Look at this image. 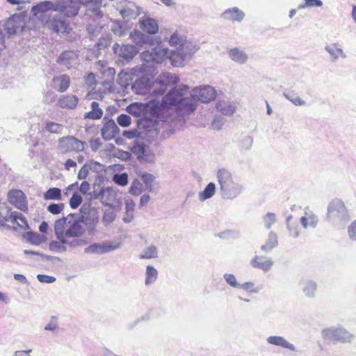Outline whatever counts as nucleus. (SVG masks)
Listing matches in <instances>:
<instances>
[{"label":"nucleus","mask_w":356,"mask_h":356,"mask_svg":"<svg viewBox=\"0 0 356 356\" xmlns=\"http://www.w3.org/2000/svg\"><path fill=\"white\" fill-rule=\"evenodd\" d=\"M161 111L175 106L181 115H188L195 109L193 99L191 97L189 87L186 85H179L175 87L159 102Z\"/></svg>","instance_id":"obj_1"},{"label":"nucleus","mask_w":356,"mask_h":356,"mask_svg":"<svg viewBox=\"0 0 356 356\" xmlns=\"http://www.w3.org/2000/svg\"><path fill=\"white\" fill-rule=\"evenodd\" d=\"M217 179L222 199L233 200L243 191V186L236 181L232 174L227 169L221 168L218 170Z\"/></svg>","instance_id":"obj_2"},{"label":"nucleus","mask_w":356,"mask_h":356,"mask_svg":"<svg viewBox=\"0 0 356 356\" xmlns=\"http://www.w3.org/2000/svg\"><path fill=\"white\" fill-rule=\"evenodd\" d=\"M80 6L85 5L86 10L84 15V19L88 22L87 30L92 35H97L102 29V25L99 20L103 17V12L100 10L102 0H79Z\"/></svg>","instance_id":"obj_3"},{"label":"nucleus","mask_w":356,"mask_h":356,"mask_svg":"<svg viewBox=\"0 0 356 356\" xmlns=\"http://www.w3.org/2000/svg\"><path fill=\"white\" fill-rule=\"evenodd\" d=\"M172 53L167 47L162 46H158L152 51H143L140 54L143 71L145 73L152 72L155 64L161 63L165 59L170 58Z\"/></svg>","instance_id":"obj_4"},{"label":"nucleus","mask_w":356,"mask_h":356,"mask_svg":"<svg viewBox=\"0 0 356 356\" xmlns=\"http://www.w3.org/2000/svg\"><path fill=\"white\" fill-rule=\"evenodd\" d=\"M127 112L136 117H142L141 119L155 118L161 113L159 101L151 99L146 103L134 102L128 106Z\"/></svg>","instance_id":"obj_5"},{"label":"nucleus","mask_w":356,"mask_h":356,"mask_svg":"<svg viewBox=\"0 0 356 356\" xmlns=\"http://www.w3.org/2000/svg\"><path fill=\"white\" fill-rule=\"evenodd\" d=\"M200 49L196 42L185 40L175 51H173L170 59L175 67L183 65L185 60H190L195 53Z\"/></svg>","instance_id":"obj_6"},{"label":"nucleus","mask_w":356,"mask_h":356,"mask_svg":"<svg viewBox=\"0 0 356 356\" xmlns=\"http://www.w3.org/2000/svg\"><path fill=\"white\" fill-rule=\"evenodd\" d=\"M327 217L336 224H346L350 219L349 212L343 201L339 199L332 201L327 207Z\"/></svg>","instance_id":"obj_7"},{"label":"nucleus","mask_w":356,"mask_h":356,"mask_svg":"<svg viewBox=\"0 0 356 356\" xmlns=\"http://www.w3.org/2000/svg\"><path fill=\"white\" fill-rule=\"evenodd\" d=\"M323 339L337 343H351L355 335L341 325L332 326L323 329L321 332Z\"/></svg>","instance_id":"obj_8"},{"label":"nucleus","mask_w":356,"mask_h":356,"mask_svg":"<svg viewBox=\"0 0 356 356\" xmlns=\"http://www.w3.org/2000/svg\"><path fill=\"white\" fill-rule=\"evenodd\" d=\"M112 6L119 13L123 19L127 22L136 19L141 11V8L134 3L126 0L113 1Z\"/></svg>","instance_id":"obj_9"},{"label":"nucleus","mask_w":356,"mask_h":356,"mask_svg":"<svg viewBox=\"0 0 356 356\" xmlns=\"http://www.w3.org/2000/svg\"><path fill=\"white\" fill-rule=\"evenodd\" d=\"M157 118H146L138 120L137 125L140 130V138L148 142L152 141L159 135Z\"/></svg>","instance_id":"obj_10"},{"label":"nucleus","mask_w":356,"mask_h":356,"mask_svg":"<svg viewBox=\"0 0 356 356\" xmlns=\"http://www.w3.org/2000/svg\"><path fill=\"white\" fill-rule=\"evenodd\" d=\"M122 244L117 241H105L102 243H94L84 249L86 254H103L121 248Z\"/></svg>","instance_id":"obj_11"},{"label":"nucleus","mask_w":356,"mask_h":356,"mask_svg":"<svg viewBox=\"0 0 356 356\" xmlns=\"http://www.w3.org/2000/svg\"><path fill=\"white\" fill-rule=\"evenodd\" d=\"M47 26L55 33L67 32L69 22L65 16L61 13H56L48 15L46 21Z\"/></svg>","instance_id":"obj_12"},{"label":"nucleus","mask_w":356,"mask_h":356,"mask_svg":"<svg viewBox=\"0 0 356 356\" xmlns=\"http://www.w3.org/2000/svg\"><path fill=\"white\" fill-rule=\"evenodd\" d=\"M179 78L175 74L163 72L156 80V85L159 87L154 88L152 93L162 95L165 92L167 86L177 84Z\"/></svg>","instance_id":"obj_13"},{"label":"nucleus","mask_w":356,"mask_h":356,"mask_svg":"<svg viewBox=\"0 0 356 356\" xmlns=\"http://www.w3.org/2000/svg\"><path fill=\"white\" fill-rule=\"evenodd\" d=\"M80 9L79 0H57L55 4V11H59L65 17L76 16Z\"/></svg>","instance_id":"obj_14"},{"label":"nucleus","mask_w":356,"mask_h":356,"mask_svg":"<svg viewBox=\"0 0 356 356\" xmlns=\"http://www.w3.org/2000/svg\"><path fill=\"white\" fill-rule=\"evenodd\" d=\"M68 225L65 230L66 238H79L85 233L84 227L81 225V220L79 214L70 213L68 215Z\"/></svg>","instance_id":"obj_15"},{"label":"nucleus","mask_w":356,"mask_h":356,"mask_svg":"<svg viewBox=\"0 0 356 356\" xmlns=\"http://www.w3.org/2000/svg\"><path fill=\"white\" fill-rule=\"evenodd\" d=\"M85 143L74 136L63 137L58 141V149L62 153L81 152L84 149Z\"/></svg>","instance_id":"obj_16"},{"label":"nucleus","mask_w":356,"mask_h":356,"mask_svg":"<svg viewBox=\"0 0 356 356\" xmlns=\"http://www.w3.org/2000/svg\"><path fill=\"white\" fill-rule=\"evenodd\" d=\"M216 95V91L214 88L211 86H204L200 88H195L191 92V97L193 99V102L195 104V100H199L203 103H208L213 100ZM196 106V104H195Z\"/></svg>","instance_id":"obj_17"},{"label":"nucleus","mask_w":356,"mask_h":356,"mask_svg":"<svg viewBox=\"0 0 356 356\" xmlns=\"http://www.w3.org/2000/svg\"><path fill=\"white\" fill-rule=\"evenodd\" d=\"M79 218L81 222L86 225L88 234L90 235L94 234L99 220L97 210L95 208H90L87 213L84 215L79 214Z\"/></svg>","instance_id":"obj_18"},{"label":"nucleus","mask_w":356,"mask_h":356,"mask_svg":"<svg viewBox=\"0 0 356 356\" xmlns=\"http://www.w3.org/2000/svg\"><path fill=\"white\" fill-rule=\"evenodd\" d=\"M8 200L10 204L21 211L28 210L26 197L20 190H11L8 193Z\"/></svg>","instance_id":"obj_19"},{"label":"nucleus","mask_w":356,"mask_h":356,"mask_svg":"<svg viewBox=\"0 0 356 356\" xmlns=\"http://www.w3.org/2000/svg\"><path fill=\"white\" fill-rule=\"evenodd\" d=\"M56 62L58 65L70 70L79 65V60L76 52L73 51H65L58 57Z\"/></svg>","instance_id":"obj_20"},{"label":"nucleus","mask_w":356,"mask_h":356,"mask_svg":"<svg viewBox=\"0 0 356 356\" xmlns=\"http://www.w3.org/2000/svg\"><path fill=\"white\" fill-rule=\"evenodd\" d=\"M104 126L101 130L102 138L105 140H110L118 135L120 129L112 119H108L106 116L104 118Z\"/></svg>","instance_id":"obj_21"},{"label":"nucleus","mask_w":356,"mask_h":356,"mask_svg":"<svg viewBox=\"0 0 356 356\" xmlns=\"http://www.w3.org/2000/svg\"><path fill=\"white\" fill-rule=\"evenodd\" d=\"M114 50L118 54L120 58L127 62H129L137 54L139 49L132 44H127L120 47L118 44H115L114 46Z\"/></svg>","instance_id":"obj_22"},{"label":"nucleus","mask_w":356,"mask_h":356,"mask_svg":"<svg viewBox=\"0 0 356 356\" xmlns=\"http://www.w3.org/2000/svg\"><path fill=\"white\" fill-rule=\"evenodd\" d=\"M129 38L138 48H147L152 42V38L147 35L138 30H134L129 33Z\"/></svg>","instance_id":"obj_23"},{"label":"nucleus","mask_w":356,"mask_h":356,"mask_svg":"<svg viewBox=\"0 0 356 356\" xmlns=\"http://www.w3.org/2000/svg\"><path fill=\"white\" fill-rule=\"evenodd\" d=\"M6 218V222H10L14 225L13 227V229H17V227L24 230L29 229V225L25 217L19 212L10 211Z\"/></svg>","instance_id":"obj_24"},{"label":"nucleus","mask_w":356,"mask_h":356,"mask_svg":"<svg viewBox=\"0 0 356 356\" xmlns=\"http://www.w3.org/2000/svg\"><path fill=\"white\" fill-rule=\"evenodd\" d=\"M139 27L144 32L150 35L156 34L159 31V24L156 19L148 16H143L138 20Z\"/></svg>","instance_id":"obj_25"},{"label":"nucleus","mask_w":356,"mask_h":356,"mask_svg":"<svg viewBox=\"0 0 356 356\" xmlns=\"http://www.w3.org/2000/svg\"><path fill=\"white\" fill-rule=\"evenodd\" d=\"M55 2H52L50 1H42L37 5L34 6L32 8V13L34 15L38 16V17H43L46 16L45 13L51 10L55 11Z\"/></svg>","instance_id":"obj_26"},{"label":"nucleus","mask_w":356,"mask_h":356,"mask_svg":"<svg viewBox=\"0 0 356 356\" xmlns=\"http://www.w3.org/2000/svg\"><path fill=\"white\" fill-rule=\"evenodd\" d=\"M22 27L21 17L16 15L8 18L4 24V29L10 35H15Z\"/></svg>","instance_id":"obj_27"},{"label":"nucleus","mask_w":356,"mask_h":356,"mask_svg":"<svg viewBox=\"0 0 356 356\" xmlns=\"http://www.w3.org/2000/svg\"><path fill=\"white\" fill-rule=\"evenodd\" d=\"M79 102L77 96L72 94L62 95L58 100V105L62 108L74 109Z\"/></svg>","instance_id":"obj_28"},{"label":"nucleus","mask_w":356,"mask_h":356,"mask_svg":"<svg viewBox=\"0 0 356 356\" xmlns=\"http://www.w3.org/2000/svg\"><path fill=\"white\" fill-rule=\"evenodd\" d=\"M132 90L137 94H145L149 90V80L145 76L136 79L131 85Z\"/></svg>","instance_id":"obj_29"},{"label":"nucleus","mask_w":356,"mask_h":356,"mask_svg":"<svg viewBox=\"0 0 356 356\" xmlns=\"http://www.w3.org/2000/svg\"><path fill=\"white\" fill-rule=\"evenodd\" d=\"M68 215L66 217L61 218L56 220L54 223V232L58 240L66 243L65 238H66L65 227L68 225Z\"/></svg>","instance_id":"obj_30"},{"label":"nucleus","mask_w":356,"mask_h":356,"mask_svg":"<svg viewBox=\"0 0 356 356\" xmlns=\"http://www.w3.org/2000/svg\"><path fill=\"white\" fill-rule=\"evenodd\" d=\"M228 56L232 60L241 65L245 64L248 60L245 51L238 47L232 48L228 51Z\"/></svg>","instance_id":"obj_31"},{"label":"nucleus","mask_w":356,"mask_h":356,"mask_svg":"<svg viewBox=\"0 0 356 356\" xmlns=\"http://www.w3.org/2000/svg\"><path fill=\"white\" fill-rule=\"evenodd\" d=\"M109 27L112 33L118 37H124L129 33V27L127 24L125 22H122L119 20H111Z\"/></svg>","instance_id":"obj_32"},{"label":"nucleus","mask_w":356,"mask_h":356,"mask_svg":"<svg viewBox=\"0 0 356 356\" xmlns=\"http://www.w3.org/2000/svg\"><path fill=\"white\" fill-rule=\"evenodd\" d=\"M268 343L276 346H280L283 348L289 349L291 351L296 350V347L289 343L284 337L282 336H270L266 339Z\"/></svg>","instance_id":"obj_33"},{"label":"nucleus","mask_w":356,"mask_h":356,"mask_svg":"<svg viewBox=\"0 0 356 356\" xmlns=\"http://www.w3.org/2000/svg\"><path fill=\"white\" fill-rule=\"evenodd\" d=\"M221 16L225 19L240 22L244 19L245 13L237 7H233L225 10Z\"/></svg>","instance_id":"obj_34"},{"label":"nucleus","mask_w":356,"mask_h":356,"mask_svg":"<svg viewBox=\"0 0 356 356\" xmlns=\"http://www.w3.org/2000/svg\"><path fill=\"white\" fill-rule=\"evenodd\" d=\"M325 50L330 54L332 63L336 62L341 56L343 58H346V54L340 47L338 43H333L325 47Z\"/></svg>","instance_id":"obj_35"},{"label":"nucleus","mask_w":356,"mask_h":356,"mask_svg":"<svg viewBox=\"0 0 356 356\" xmlns=\"http://www.w3.org/2000/svg\"><path fill=\"white\" fill-rule=\"evenodd\" d=\"M54 88L58 92H63L67 90L70 84V79L66 74L53 78Z\"/></svg>","instance_id":"obj_36"},{"label":"nucleus","mask_w":356,"mask_h":356,"mask_svg":"<svg viewBox=\"0 0 356 356\" xmlns=\"http://www.w3.org/2000/svg\"><path fill=\"white\" fill-rule=\"evenodd\" d=\"M250 264L254 268H257L266 272L271 268L273 262L270 259H265L264 257L256 255L251 260Z\"/></svg>","instance_id":"obj_37"},{"label":"nucleus","mask_w":356,"mask_h":356,"mask_svg":"<svg viewBox=\"0 0 356 356\" xmlns=\"http://www.w3.org/2000/svg\"><path fill=\"white\" fill-rule=\"evenodd\" d=\"M102 203L106 206H111L115 201L117 192L112 187L102 188Z\"/></svg>","instance_id":"obj_38"},{"label":"nucleus","mask_w":356,"mask_h":356,"mask_svg":"<svg viewBox=\"0 0 356 356\" xmlns=\"http://www.w3.org/2000/svg\"><path fill=\"white\" fill-rule=\"evenodd\" d=\"M216 109L223 115H231L235 112L236 106L233 102L222 100L216 104Z\"/></svg>","instance_id":"obj_39"},{"label":"nucleus","mask_w":356,"mask_h":356,"mask_svg":"<svg viewBox=\"0 0 356 356\" xmlns=\"http://www.w3.org/2000/svg\"><path fill=\"white\" fill-rule=\"evenodd\" d=\"M103 116V110L97 102L91 103V111L84 113V119L99 120Z\"/></svg>","instance_id":"obj_40"},{"label":"nucleus","mask_w":356,"mask_h":356,"mask_svg":"<svg viewBox=\"0 0 356 356\" xmlns=\"http://www.w3.org/2000/svg\"><path fill=\"white\" fill-rule=\"evenodd\" d=\"M125 202V214L123 217V221L125 223H129L134 219V212L135 209L134 201L129 197L124 199Z\"/></svg>","instance_id":"obj_41"},{"label":"nucleus","mask_w":356,"mask_h":356,"mask_svg":"<svg viewBox=\"0 0 356 356\" xmlns=\"http://www.w3.org/2000/svg\"><path fill=\"white\" fill-rule=\"evenodd\" d=\"M278 245L277 235L275 232L271 231L269 232L268 239L265 244L261 246V250L265 252L271 251Z\"/></svg>","instance_id":"obj_42"},{"label":"nucleus","mask_w":356,"mask_h":356,"mask_svg":"<svg viewBox=\"0 0 356 356\" xmlns=\"http://www.w3.org/2000/svg\"><path fill=\"white\" fill-rule=\"evenodd\" d=\"M283 95L295 106H304L306 104L305 101L302 99L294 90H284Z\"/></svg>","instance_id":"obj_43"},{"label":"nucleus","mask_w":356,"mask_h":356,"mask_svg":"<svg viewBox=\"0 0 356 356\" xmlns=\"http://www.w3.org/2000/svg\"><path fill=\"white\" fill-rule=\"evenodd\" d=\"M158 270L154 266L148 265L145 271V285L149 286L154 283L158 278Z\"/></svg>","instance_id":"obj_44"},{"label":"nucleus","mask_w":356,"mask_h":356,"mask_svg":"<svg viewBox=\"0 0 356 356\" xmlns=\"http://www.w3.org/2000/svg\"><path fill=\"white\" fill-rule=\"evenodd\" d=\"M216 192V185L213 182H210L204 189L203 191L198 194L199 200L204 202L213 196Z\"/></svg>","instance_id":"obj_45"},{"label":"nucleus","mask_w":356,"mask_h":356,"mask_svg":"<svg viewBox=\"0 0 356 356\" xmlns=\"http://www.w3.org/2000/svg\"><path fill=\"white\" fill-rule=\"evenodd\" d=\"M138 175L141 177L147 191L149 192L154 191V182L155 177L153 175L149 173H143L138 174Z\"/></svg>","instance_id":"obj_46"},{"label":"nucleus","mask_w":356,"mask_h":356,"mask_svg":"<svg viewBox=\"0 0 356 356\" xmlns=\"http://www.w3.org/2000/svg\"><path fill=\"white\" fill-rule=\"evenodd\" d=\"M303 286L302 291L308 297H314L316 291V284L315 282L312 280L302 281Z\"/></svg>","instance_id":"obj_47"},{"label":"nucleus","mask_w":356,"mask_h":356,"mask_svg":"<svg viewBox=\"0 0 356 356\" xmlns=\"http://www.w3.org/2000/svg\"><path fill=\"white\" fill-rule=\"evenodd\" d=\"M158 257L157 248L155 245H150L145 248L140 255V259H153Z\"/></svg>","instance_id":"obj_48"},{"label":"nucleus","mask_w":356,"mask_h":356,"mask_svg":"<svg viewBox=\"0 0 356 356\" xmlns=\"http://www.w3.org/2000/svg\"><path fill=\"white\" fill-rule=\"evenodd\" d=\"M44 200H61V191L58 188H51L48 189L44 194Z\"/></svg>","instance_id":"obj_49"},{"label":"nucleus","mask_w":356,"mask_h":356,"mask_svg":"<svg viewBox=\"0 0 356 356\" xmlns=\"http://www.w3.org/2000/svg\"><path fill=\"white\" fill-rule=\"evenodd\" d=\"M98 165L101 166V164L97 162H90V164L86 163L84 164L81 168L79 170L77 177L79 179H86L89 172V170L92 168V166Z\"/></svg>","instance_id":"obj_50"},{"label":"nucleus","mask_w":356,"mask_h":356,"mask_svg":"<svg viewBox=\"0 0 356 356\" xmlns=\"http://www.w3.org/2000/svg\"><path fill=\"white\" fill-rule=\"evenodd\" d=\"M129 176L127 172L116 173L113 176V181L115 184L120 186H125L129 183Z\"/></svg>","instance_id":"obj_51"},{"label":"nucleus","mask_w":356,"mask_h":356,"mask_svg":"<svg viewBox=\"0 0 356 356\" xmlns=\"http://www.w3.org/2000/svg\"><path fill=\"white\" fill-rule=\"evenodd\" d=\"M143 188V184L140 182V181L136 179L132 182V184L129 188V193L130 194H131L132 195L138 196L142 193Z\"/></svg>","instance_id":"obj_52"},{"label":"nucleus","mask_w":356,"mask_h":356,"mask_svg":"<svg viewBox=\"0 0 356 356\" xmlns=\"http://www.w3.org/2000/svg\"><path fill=\"white\" fill-rule=\"evenodd\" d=\"M10 209L5 204H0V226H5L6 222V217Z\"/></svg>","instance_id":"obj_53"},{"label":"nucleus","mask_w":356,"mask_h":356,"mask_svg":"<svg viewBox=\"0 0 356 356\" xmlns=\"http://www.w3.org/2000/svg\"><path fill=\"white\" fill-rule=\"evenodd\" d=\"M292 219V216H289L286 218V227L289 232V235L294 238H298L299 236V232L298 230V225H293L291 223V220Z\"/></svg>","instance_id":"obj_54"},{"label":"nucleus","mask_w":356,"mask_h":356,"mask_svg":"<svg viewBox=\"0 0 356 356\" xmlns=\"http://www.w3.org/2000/svg\"><path fill=\"white\" fill-rule=\"evenodd\" d=\"M46 129L52 134H60L63 129V125L54 122H49L46 124Z\"/></svg>","instance_id":"obj_55"},{"label":"nucleus","mask_w":356,"mask_h":356,"mask_svg":"<svg viewBox=\"0 0 356 356\" xmlns=\"http://www.w3.org/2000/svg\"><path fill=\"white\" fill-rule=\"evenodd\" d=\"M67 245V243H63L61 241H53L49 243V249L52 251H59V252H65L67 248L64 245Z\"/></svg>","instance_id":"obj_56"},{"label":"nucleus","mask_w":356,"mask_h":356,"mask_svg":"<svg viewBox=\"0 0 356 356\" xmlns=\"http://www.w3.org/2000/svg\"><path fill=\"white\" fill-rule=\"evenodd\" d=\"M347 234L348 238L356 243V219L348 226Z\"/></svg>","instance_id":"obj_57"},{"label":"nucleus","mask_w":356,"mask_h":356,"mask_svg":"<svg viewBox=\"0 0 356 356\" xmlns=\"http://www.w3.org/2000/svg\"><path fill=\"white\" fill-rule=\"evenodd\" d=\"M264 227L269 229L272 225H273L276 221V216L274 213L268 212L266 213V215L264 217Z\"/></svg>","instance_id":"obj_58"},{"label":"nucleus","mask_w":356,"mask_h":356,"mask_svg":"<svg viewBox=\"0 0 356 356\" xmlns=\"http://www.w3.org/2000/svg\"><path fill=\"white\" fill-rule=\"evenodd\" d=\"M185 40L184 38L179 34L177 31H175L172 33V35L170 36L169 43L170 46H179L181 44L182 42H184Z\"/></svg>","instance_id":"obj_59"},{"label":"nucleus","mask_w":356,"mask_h":356,"mask_svg":"<svg viewBox=\"0 0 356 356\" xmlns=\"http://www.w3.org/2000/svg\"><path fill=\"white\" fill-rule=\"evenodd\" d=\"M24 236L32 244L39 245L41 243L40 235L32 232H26Z\"/></svg>","instance_id":"obj_60"},{"label":"nucleus","mask_w":356,"mask_h":356,"mask_svg":"<svg viewBox=\"0 0 356 356\" xmlns=\"http://www.w3.org/2000/svg\"><path fill=\"white\" fill-rule=\"evenodd\" d=\"M323 2L321 0H305V3L298 6V9H303L307 7H321Z\"/></svg>","instance_id":"obj_61"},{"label":"nucleus","mask_w":356,"mask_h":356,"mask_svg":"<svg viewBox=\"0 0 356 356\" xmlns=\"http://www.w3.org/2000/svg\"><path fill=\"white\" fill-rule=\"evenodd\" d=\"M63 209H64V204H63V203H60V204L51 203L47 208V211L54 215L60 213L63 210Z\"/></svg>","instance_id":"obj_62"},{"label":"nucleus","mask_w":356,"mask_h":356,"mask_svg":"<svg viewBox=\"0 0 356 356\" xmlns=\"http://www.w3.org/2000/svg\"><path fill=\"white\" fill-rule=\"evenodd\" d=\"M131 117L127 114H121L117 118L118 124L122 127H127L131 124Z\"/></svg>","instance_id":"obj_63"},{"label":"nucleus","mask_w":356,"mask_h":356,"mask_svg":"<svg viewBox=\"0 0 356 356\" xmlns=\"http://www.w3.org/2000/svg\"><path fill=\"white\" fill-rule=\"evenodd\" d=\"M81 202L82 197L77 193H74L70 200V205L72 209H76Z\"/></svg>","instance_id":"obj_64"}]
</instances>
